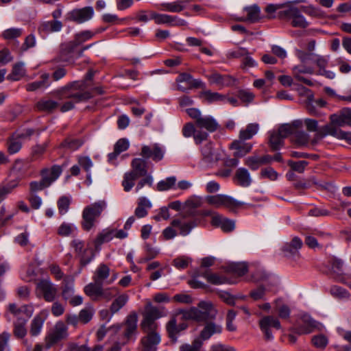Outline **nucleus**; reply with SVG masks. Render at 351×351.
I'll return each instance as SVG.
<instances>
[{
	"instance_id": "obj_42",
	"label": "nucleus",
	"mask_w": 351,
	"mask_h": 351,
	"mask_svg": "<svg viewBox=\"0 0 351 351\" xmlns=\"http://www.w3.org/2000/svg\"><path fill=\"white\" fill-rule=\"evenodd\" d=\"M177 312L175 315L171 318V319L166 324V330L168 332L169 337L173 341L177 340V336L178 335V324L176 317Z\"/></svg>"
},
{
	"instance_id": "obj_27",
	"label": "nucleus",
	"mask_w": 351,
	"mask_h": 351,
	"mask_svg": "<svg viewBox=\"0 0 351 351\" xmlns=\"http://www.w3.org/2000/svg\"><path fill=\"white\" fill-rule=\"evenodd\" d=\"M302 73L313 74V68L304 65L295 66L293 68V74L295 79H297L300 82H302L303 83L308 86H313V82L311 80L306 79L302 76Z\"/></svg>"
},
{
	"instance_id": "obj_36",
	"label": "nucleus",
	"mask_w": 351,
	"mask_h": 351,
	"mask_svg": "<svg viewBox=\"0 0 351 351\" xmlns=\"http://www.w3.org/2000/svg\"><path fill=\"white\" fill-rule=\"evenodd\" d=\"M221 332V327L213 322L207 324L200 333L201 340H207L212 335Z\"/></svg>"
},
{
	"instance_id": "obj_20",
	"label": "nucleus",
	"mask_w": 351,
	"mask_h": 351,
	"mask_svg": "<svg viewBox=\"0 0 351 351\" xmlns=\"http://www.w3.org/2000/svg\"><path fill=\"white\" fill-rule=\"evenodd\" d=\"M93 9L85 7L80 10H74L70 13L71 19L77 23H82L90 20L93 16Z\"/></svg>"
},
{
	"instance_id": "obj_35",
	"label": "nucleus",
	"mask_w": 351,
	"mask_h": 351,
	"mask_svg": "<svg viewBox=\"0 0 351 351\" xmlns=\"http://www.w3.org/2000/svg\"><path fill=\"white\" fill-rule=\"evenodd\" d=\"M73 282V277H66L64 279L62 296L65 300H69L74 295Z\"/></svg>"
},
{
	"instance_id": "obj_10",
	"label": "nucleus",
	"mask_w": 351,
	"mask_h": 351,
	"mask_svg": "<svg viewBox=\"0 0 351 351\" xmlns=\"http://www.w3.org/2000/svg\"><path fill=\"white\" fill-rule=\"evenodd\" d=\"M186 216H189L187 212L181 217L174 219L171 222V225L173 227L178 228L179 234L183 237L189 234L191 230L197 226V221L196 219H187Z\"/></svg>"
},
{
	"instance_id": "obj_64",
	"label": "nucleus",
	"mask_w": 351,
	"mask_h": 351,
	"mask_svg": "<svg viewBox=\"0 0 351 351\" xmlns=\"http://www.w3.org/2000/svg\"><path fill=\"white\" fill-rule=\"evenodd\" d=\"M203 204V199L201 197L193 195L190 197L184 202L186 207L189 208L191 210L192 209L199 208Z\"/></svg>"
},
{
	"instance_id": "obj_18",
	"label": "nucleus",
	"mask_w": 351,
	"mask_h": 351,
	"mask_svg": "<svg viewBox=\"0 0 351 351\" xmlns=\"http://www.w3.org/2000/svg\"><path fill=\"white\" fill-rule=\"evenodd\" d=\"M137 315L135 313L129 315L123 324V336L128 340L135 337L137 332Z\"/></svg>"
},
{
	"instance_id": "obj_2",
	"label": "nucleus",
	"mask_w": 351,
	"mask_h": 351,
	"mask_svg": "<svg viewBox=\"0 0 351 351\" xmlns=\"http://www.w3.org/2000/svg\"><path fill=\"white\" fill-rule=\"evenodd\" d=\"M177 315H181V320H193L195 322H206L215 318L217 310L209 302L202 301L197 307H192L187 310L179 309Z\"/></svg>"
},
{
	"instance_id": "obj_26",
	"label": "nucleus",
	"mask_w": 351,
	"mask_h": 351,
	"mask_svg": "<svg viewBox=\"0 0 351 351\" xmlns=\"http://www.w3.org/2000/svg\"><path fill=\"white\" fill-rule=\"evenodd\" d=\"M302 245V240L297 237H294L290 243H287L284 246L283 251L285 256L289 258L298 256L299 250L301 248Z\"/></svg>"
},
{
	"instance_id": "obj_40",
	"label": "nucleus",
	"mask_w": 351,
	"mask_h": 351,
	"mask_svg": "<svg viewBox=\"0 0 351 351\" xmlns=\"http://www.w3.org/2000/svg\"><path fill=\"white\" fill-rule=\"evenodd\" d=\"M259 125L258 123H250L245 130H241L239 132V138L241 141H246L252 138L258 131Z\"/></svg>"
},
{
	"instance_id": "obj_58",
	"label": "nucleus",
	"mask_w": 351,
	"mask_h": 351,
	"mask_svg": "<svg viewBox=\"0 0 351 351\" xmlns=\"http://www.w3.org/2000/svg\"><path fill=\"white\" fill-rule=\"evenodd\" d=\"M330 293L335 298L343 299L348 298L350 297V293L343 287L333 285L330 288Z\"/></svg>"
},
{
	"instance_id": "obj_34",
	"label": "nucleus",
	"mask_w": 351,
	"mask_h": 351,
	"mask_svg": "<svg viewBox=\"0 0 351 351\" xmlns=\"http://www.w3.org/2000/svg\"><path fill=\"white\" fill-rule=\"evenodd\" d=\"M248 271L245 263H232L226 267V271L237 276H244Z\"/></svg>"
},
{
	"instance_id": "obj_51",
	"label": "nucleus",
	"mask_w": 351,
	"mask_h": 351,
	"mask_svg": "<svg viewBox=\"0 0 351 351\" xmlns=\"http://www.w3.org/2000/svg\"><path fill=\"white\" fill-rule=\"evenodd\" d=\"M293 141L298 147L306 146L309 141V135L304 131L296 132L294 133Z\"/></svg>"
},
{
	"instance_id": "obj_61",
	"label": "nucleus",
	"mask_w": 351,
	"mask_h": 351,
	"mask_svg": "<svg viewBox=\"0 0 351 351\" xmlns=\"http://www.w3.org/2000/svg\"><path fill=\"white\" fill-rule=\"evenodd\" d=\"M76 227L69 223H62L58 229V234L61 237H69L76 230Z\"/></svg>"
},
{
	"instance_id": "obj_22",
	"label": "nucleus",
	"mask_w": 351,
	"mask_h": 351,
	"mask_svg": "<svg viewBox=\"0 0 351 351\" xmlns=\"http://www.w3.org/2000/svg\"><path fill=\"white\" fill-rule=\"evenodd\" d=\"M160 342V335L159 333H149L142 338L141 343L143 346L142 351H156L157 346Z\"/></svg>"
},
{
	"instance_id": "obj_8",
	"label": "nucleus",
	"mask_w": 351,
	"mask_h": 351,
	"mask_svg": "<svg viewBox=\"0 0 351 351\" xmlns=\"http://www.w3.org/2000/svg\"><path fill=\"white\" fill-rule=\"evenodd\" d=\"M202 161L208 167H213L221 157L220 151L212 143H205L201 148Z\"/></svg>"
},
{
	"instance_id": "obj_48",
	"label": "nucleus",
	"mask_w": 351,
	"mask_h": 351,
	"mask_svg": "<svg viewBox=\"0 0 351 351\" xmlns=\"http://www.w3.org/2000/svg\"><path fill=\"white\" fill-rule=\"evenodd\" d=\"M45 319L40 315H36L31 322L30 334L32 336H37L40 334Z\"/></svg>"
},
{
	"instance_id": "obj_47",
	"label": "nucleus",
	"mask_w": 351,
	"mask_h": 351,
	"mask_svg": "<svg viewBox=\"0 0 351 351\" xmlns=\"http://www.w3.org/2000/svg\"><path fill=\"white\" fill-rule=\"evenodd\" d=\"M301 10L307 15L319 19H323L326 17L325 12L317 7H315L312 5L307 6H302Z\"/></svg>"
},
{
	"instance_id": "obj_16",
	"label": "nucleus",
	"mask_w": 351,
	"mask_h": 351,
	"mask_svg": "<svg viewBox=\"0 0 351 351\" xmlns=\"http://www.w3.org/2000/svg\"><path fill=\"white\" fill-rule=\"evenodd\" d=\"M213 226L220 228L223 232H230L235 228V221L218 213H214L210 221Z\"/></svg>"
},
{
	"instance_id": "obj_19",
	"label": "nucleus",
	"mask_w": 351,
	"mask_h": 351,
	"mask_svg": "<svg viewBox=\"0 0 351 351\" xmlns=\"http://www.w3.org/2000/svg\"><path fill=\"white\" fill-rule=\"evenodd\" d=\"M189 3L188 0H177L173 2L162 3L158 5V8L161 11L178 13L186 9Z\"/></svg>"
},
{
	"instance_id": "obj_28",
	"label": "nucleus",
	"mask_w": 351,
	"mask_h": 351,
	"mask_svg": "<svg viewBox=\"0 0 351 351\" xmlns=\"http://www.w3.org/2000/svg\"><path fill=\"white\" fill-rule=\"evenodd\" d=\"M103 285L104 284L101 282L93 281L84 287V291L92 300H99L101 298V292Z\"/></svg>"
},
{
	"instance_id": "obj_14",
	"label": "nucleus",
	"mask_w": 351,
	"mask_h": 351,
	"mask_svg": "<svg viewBox=\"0 0 351 351\" xmlns=\"http://www.w3.org/2000/svg\"><path fill=\"white\" fill-rule=\"evenodd\" d=\"M330 122L337 127H351V108H344L339 112L332 114L330 117Z\"/></svg>"
},
{
	"instance_id": "obj_52",
	"label": "nucleus",
	"mask_w": 351,
	"mask_h": 351,
	"mask_svg": "<svg viewBox=\"0 0 351 351\" xmlns=\"http://www.w3.org/2000/svg\"><path fill=\"white\" fill-rule=\"evenodd\" d=\"M77 46H79V44H77L76 40L74 39L72 41L62 45V51L64 54L69 56L70 58H77V52H75V49Z\"/></svg>"
},
{
	"instance_id": "obj_63",
	"label": "nucleus",
	"mask_w": 351,
	"mask_h": 351,
	"mask_svg": "<svg viewBox=\"0 0 351 351\" xmlns=\"http://www.w3.org/2000/svg\"><path fill=\"white\" fill-rule=\"evenodd\" d=\"M313 345L320 350H324L328 343V338L324 335L313 336L311 339Z\"/></svg>"
},
{
	"instance_id": "obj_29",
	"label": "nucleus",
	"mask_w": 351,
	"mask_h": 351,
	"mask_svg": "<svg viewBox=\"0 0 351 351\" xmlns=\"http://www.w3.org/2000/svg\"><path fill=\"white\" fill-rule=\"evenodd\" d=\"M49 77L50 75L49 73H43L40 76V80L27 84L25 88L27 91L31 92L40 89H45L51 84Z\"/></svg>"
},
{
	"instance_id": "obj_1",
	"label": "nucleus",
	"mask_w": 351,
	"mask_h": 351,
	"mask_svg": "<svg viewBox=\"0 0 351 351\" xmlns=\"http://www.w3.org/2000/svg\"><path fill=\"white\" fill-rule=\"evenodd\" d=\"M53 96L60 100H67L60 107L62 112H66L75 108V104L89 99L91 94L84 91L82 82H73L53 92Z\"/></svg>"
},
{
	"instance_id": "obj_46",
	"label": "nucleus",
	"mask_w": 351,
	"mask_h": 351,
	"mask_svg": "<svg viewBox=\"0 0 351 351\" xmlns=\"http://www.w3.org/2000/svg\"><path fill=\"white\" fill-rule=\"evenodd\" d=\"M128 295L127 294H121L119 295L111 304L110 311L112 314L117 313L122 307H123L128 301Z\"/></svg>"
},
{
	"instance_id": "obj_50",
	"label": "nucleus",
	"mask_w": 351,
	"mask_h": 351,
	"mask_svg": "<svg viewBox=\"0 0 351 351\" xmlns=\"http://www.w3.org/2000/svg\"><path fill=\"white\" fill-rule=\"evenodd\" d=\"M115 230H104L101 232H100L96 239H95V245H100L104 243L108 242L111 241L114 237V233Z\"/></svg>"
},
{
	"instance_id": "obj_15",
	"label": "nucleus",
	"mask_w": 351,
	"mask_h": 351,
	"mask_svg": "<svg viewBox=\"0 0 351 351\" xmlns=\"http://www.w3.org/2000/svg\"><path fill=\"white\" fill-rule=\"evenodd\" d=\"M182 134L186 138L193 136L196 144L201 143L203 141H206L208 137V132L196 130L195 125L192 123H187L184 125L182 128Z\"/></svg>"
},
{
	"instance_id": "obj_30",
	"label": "nucleus",
	"mask_w": 351,
	"mask_h": 351,
	"mask_svg": "<svg viewBox=\"0 0 351 351\" xmlns=\"http://www.w3.org/2000/svg\"><path fill=\"white\" fill-rule=\"evenodd\" d=\"M243 141L239 139L232 142L231 147L236 150L234 154L235 157L241 158L252 150V145Z\"/></svg>"
},
{
	"instance_id": "obj_31",
	"label": "nucleus",
	"mask_w": 351,
	"mask_h": 351,
	"mask_svg": "<svg viewBox=\"0 0 351 351\" xmlns=\"http://www.w3.org/2000/svg\"><path fill=\"white\" fill-rule=\"evenodd\" d=\"M236 182L243 187L249 186L252 182V178L248 170L245 168H239L235 173Z\"/></svg>"
},
{
	"instance_id": "obj_55",
	"label": "nucleus",
	"mask_w": 351,
	"mask_h": 351,
	"mask_svg": "<svg viewBox=\"0 0 351 351\" xmlns=\"http://www.w3.org/2000/svg\"><path fill=\"white\" fill-rule=\"evenodd\" d=\"M77 256L80 258V265L84 267L93 261L95 254L91 249L86 248L82 253L78 254Z\"/></svg>"
},
{
	"instance_id": "obj_6",
	"label": "nucleus",
	"mask_w": 351,
	"mask_h": 351,
	"mask_svg": "<svg viewBox=\"0 0 351 351\" xmlns=\"http://www.w3.org/2000/svg\"><path fill=\"white\" fill-rule=\"evenodd\" d=\"M258 325L266 341H272L274 339L271 328H274L276 330H280L281 328V324L279 319L273 315L263 316L259 320Z\"/></svg>"
},
{
	"instance_id": "obj_13",
	"label": "nucleus",
	"mask_w": 351,
	"mask_h": 351,
	"mask_svg": "<svg viewBox=\"0 0 351 351\" xmlns=\"http://www.w3.org/2000/svg\"><path fill=\"white\" fill-rule=\"evenodd\" d=\"M67 336L68 332L66 326L62 322H57L53 330L47 338V348H51L54 343L65 339Z\"/></svg>"
},
{
	"instance_id": "obj_37",
	"label": "nucleus",
	"mask_w": 351,
	"mask_h": 351,
	"mask_svg": "<svg viewBox=\"0 0 351 351\" xmlns=\"http://www.w3.org/2000/svg\"><path fill=\"white\" fill-rule=\"evenodd\" d=\"M62 28V23L58 21H51L43 22L38 27L40 33L48 34L60 31Z\"/></svg>"
},
{
	"instance_id": "obj_3",
	"label": "nucleus",
	"mask_w": 351,
	"mask_h": 351,
	"mask_svg": "<svg viewBox=\"0 0 351 351\" xmlns=\"http://www.w3.org/2000/svg\"><path fill=\"white\" fill-rule=\"evenodd\" d=\"M132 170L124 174L122 181V186L124 191H130L134 186L135 180L142 176L147 175V163L143 158H134L131 162Z\"/></svg>"
},
{
	"instance_id": "obj_43",
	"label": "nucleus",
	"mask_w": 351,
	"mask_h": 351,
	"mask_svg": "<svg viewBox=\"0 0 351 351\" xmlns=\"http://www.w3.org/2000/svg\"><path fill=\"white\" fill-rule=\"evenodd\" d=\"M22 147V139L18 135L10 137L7 142L8 151L10 154L19 152Z\"/></svg>"
},
{
	"instance_id": "obj_45",
	"label": "nucleus",
	"mask_w": 351,
	"mask_h": 351,
	"mask_svg": "<svg viewBox=\"0 0 351 351\" xmlns=\"http://www.w3.org/2000/svg\"><path fill=\"white\" fill-rule=\"evenodd\" d=\"M78 163L81 167L87 173L86 182L88 184L92 183L90 169L93 166V162L88 156H80L78 158Z\"/></svg>"
},
{
	"instance_id": "obj_62",
	"label": "nucleus",
	"mask_w": 351,
	"mask_h": 351,
	"mask_svg": "<svg viewBox=\"0 0 351 351\" xmlns=\"http://www.w3.org/2000/svg\"><path fill=\"white\" fill-rule=\"evenodd\" d=\"M176 178L171 176L166 180H161L157 184V190L159 191H167L171 189L176 184Z\"/></svg>"
},
{
	"instance_id": "obj_39",
	"label": "nucleus",
	"mask_w": 351,
	"mask_h": 351,
	"mask_svg": "<svg viewBox=\"0 0 351 351\" xmlns=\"http://www.w3.org/2000/svg\"><path fill=\"white\" fill-rule=\"evenodd\" d=\"M199 276L204 277L209 283L213 285H222L228 282L226 277L221 276L215 273H211L209 270L199 272Z\"/></svg>"
},
{
	"instance_id": "obj_17",
	"label": "nucleus",
	"mask_w": 351,
	"mask_h": 351,
	"mask_svg": "<svg viewBox=\"0 0 351 351\" xmlns=\"http://www.w3.org/2000/svg\"><path fill=\"white\" fill-rule=\"evenodd\" d=\"M39 290L43 293L44 299L47 302L53 301L57 295V287L49 280H41L37 285Z\"/></svg>"
},
{
	"instance_id": "obj_57",
	"label": "nucleus",
	"mask_w": 351,
	"mask_h": 351,
	"mask_svg": "<svg viewBox=\"0 0 351 351\" xmlns=\"http://www.w3.org/2000/svg\"><path fill=\"white\" fill-rule=\"evenodd\" d=\"M50 181L47 176H45L44 179L42 178L40 181H34L30 182L29 187L32 192L41 191L50 186Z\"/></svg>"
},
{
	"instance_id": "obj_38",
	"label": "nucleus",
	"mask_w": 351,
	"mask_h": 351,
	"mask_svg": "<svg viewBox=\"0 0 351 351\" xmlns=\"http://www.w3.org/2000/svg\"><path fill=\"white\" fill-rule=\"evenodd\" d=\"M58 103L52 99H40L36 104V108L39 111L51 112L58 107Z\"/></svg>"
},
{
	"instance_id": "obj_53",
	"label": "nucleus",
	"mask_w": 351,
	"mask_h": 351,
	"mask_svg": "<svg viewBox=\"0 0 351 351\" xmlns=\"http://www.w3.org/2000/svg\"><path fill=\"white\" fill-rule=\"evenodd\" d=\"M283 138L276 132L270 133L269 143L273 150H278L283 145Z\"/></svg>"
},
{
	"instance_id": "obj_33",
	"label": "nucleus",
	"mask_w": 351,
	"mask_h": 351,
	"mask_svg": "<svg viewBox=\"0 0 351 351\" xmlns=\"http://www.w3.org/2000/svg\"><path fill=\"white\" fill-rule=\"evenodd\" d=\"M62 172V169L59 165H53L51 169H43L40 171L41 176L44 179L45 176L48 178L50 181V185L56 181Z\"/></svg>"
},
{
	"instance_id": "obj_32",
	"label": "nucleus",
	"mask_w": 351,
	"mask_h": 351,
	"mask_svg": "<svg viewBox=\"0 0 351 351\" xmlns=\"http://www.w3.org/2000/svg\"><path fill=\"white\" fill-rule=\"evenodd\" d=\"M110 269L106 264H100L95 269L93 276V281L104 283L105 280L108 279L110 276Z\"/></svg>"
},
{
	"instance_id": "obj_41",
	"label": "nucleus",
	"mask_w": 351,
	"mask_h": 351,
	"mask_svg": "<svg viewBox=\"0 0 351 351\" xmlns=\"http://www.w3.org/2000/svg\"><path fill=\"white\" fill-rule=\"evenodd\" d=\"M25 73L24 64L23 62H18L14 64L12 71L7 76V79L10 81H18L25 75Z\"/></svg>"
},
{
	"instance_id": "obj_4",
	"label": "nucleus",
	"mask_w": 351,
	"mask_h": 351,
	"mask_svg": "<svg viewBox=\"0 0 351 351\" xmlns=\"http://www.w3.org/2000/svg\"><path fill=\"white\" fill-rule=\"evenodd\" d=\"M107 204L104 200H99L86 206L82 211L81 225L86 231H89L96 222L102 212L106 208Z\"/></svg>"
},
{
	"instance_id": "obj_44",
	"label": "nucleus",
	"mask_w": 351,
	"mask_h": 351,
	"mask_svg": "<svg viewBox=\"0 0 351 351\" xmlns=\"http://www.w3.org/2000/svg\"><path fill=\"white\" fill-rule=\"evenodd\" d=\"M164 308H157L156 306H149L146 308L143 314V317L156 321L157 319L165 315Z\"/></svg>"
},
{
	"instance_id": "obj_11",
	"label": "nucleus",
	"mask_w": 351,
	"mask_h": 351,
	"mask_svg": "<svg viewBox=\"0 0 351 351\" xmlns=\"http://www.w3.org/2000/svg\"><path fill=\"white\" fill-rule=\"evenodd\" d=\"M304 1V0H295L285 3L283 10H280L278 12V17L282 20L289 21L291 23L292 20L296 19L298 15L301 14L302 10L295 6L294 4L303 3Z\"/></svg>"
},
{
	"instance_id": "obj_23",
	"label": "nucleus",
	"mask_w": 351,
	"mask_h": 351,
	"mask_svg": "<svg viewBox=\"0 0 351 351\" xmlns=\"http://www.w3.org/2000/svg\"><path fill=\"white\" fill-rule=\"evenodd\" d=\"M331 272L337 282L347 284V278L343 274V262L341 259L335 258L332 260Z\"/></svg>"
},
{
	"instance_id": "obj_24",
	"label": "nucleus",
	"mask_w": 351,
	"mask_h": 351,
	"mask_svg": "<svg viewBox=\"0 0 351 351\" xmlns=\"http://www.w3.org/2000/svg\"><path fill=\"white\" fill-rule=\"evenodd\" d=\"M301 321L302 324L295 329V332L299 335L311 333L318 327L319 324L308 315H304L301 317Z\"/></svg>"
},
{
	"instance_id": "obj_21",
	"label": "nucleus",
	"mask_w": 351,
	"mask_h": 351,
	"mask_svg": "<svg viewBox=\"0 0 351 351\" xmlns=\"http://www.w3.org/2000/svg\"><path fill=\"white\" fill-rule=\"evenodd\" d=\"M207 77L211 84H215L220 87L232 86L234 82V79L230 75H221L217 72H213Z\"/></svg>"
},
{
	"instance_id": "obj_49",
	"label": "nucleus",
	"mask_w": 351,
	"mask_h": 351,
	"mask_svg": "<svg viewBox=\"0 0 351 351\" xmlns=\"http://www.w3.org/2000/svg\"><path fill=\"white\" fill-rule=\"evenodd\" d=\"M27 319L19 317L17 321L14 323V334L18 338H23L27 334L25 324Z\"/></svg>"
},
{
	"instance_id": "obj_59",
	"label": "nucleus",
	"mask_w": 351,
	"mask_h": 351,
	"mask_svg": "<svg viewBox=\"0 0 351 351\" xmlns=\"http://www.w3.org/2000/svg\"><path fill=\"white\" fill-rule=\"evenodd\" d=\"M46 147V144L37 145L33 147L30 156V161L34 162L40 160L43 154L45 152Z\"/></svg>"
},
{
	"instance_id": "obj_25",
	"label": "nucleus",
	"mask_w": 351,
	"mask_h": 351,
	"mask_svg": "<svg viewBox=\"0 0 351 351\" xmlns=\"http://www.w3.org/2000/svg\"><path fill=\"white\" fill-rule=\"evenodd\" d=\"M243 12L246 14V16L243 15L237 17L236 18V20L253 23L257 22L260 19V9L256 5L244 8Z\"/></svg>"
},
{
	"instance_id": "obj_5",
	"label": "nucleus",
	"mask_w": 351,
	"mask_h": 351,
	"mask_svg": "<svg viewBox=\"0 0 351 351\" xmlns=\"http://www.w3.org/2000/svg\"><path fill=\"white\" fill-rule=\"evenodd\" d=\"M186 113L195 121L197 128L205 129L208 132H214L219 127L217 121L212 116L203 115L197 108H189L186 110Z\"/></svg>"
},
{
	"instance_id": "obj_54",
	"label": "nucleus",
	"mask_w": 351,
	"mask_h": 351,
	"mask_svg": "<svg viewBox=\"0 0 351 351\" xmlns=\"http://www.w3.org/2000/svg\"><path fill=\"white\" fill-rule=\"evenodd\" d=\"M141 326L144 332L147 334L149 333H158L156 331L158 325L155 322V321L152 319H149L145 317H143V319L141 324Z\"/></svg>"
},
{
	"instance_id": "obj_56",
	"label": "nucleus",
	"mask_w": 351,
	"mask_h": 351,
	"mask_svg": "<svg viewBox=\"0 0 351 351\" xmlns=\"http://www.w3.org/2000/svg\"><path fill=\"white\" fill-rule=\"evenodd\" d=\"M269 289L263 285H261L256 289L252 290L250 296L254 300H265V295Z\"/></svg>"
},
{
	"instance_id": "obj_12",
	"label": "nucleus",
	"mask_w": 351,
	"mask_h": 351,
	"mask_svg": "<svg viewBox=\"0 0 351 351\" xmlns=\"http://www.w3.org/2000/svg\"><path fill=\"white\" fill-rule=\"evenodd\" d=\"M165 148L158 143L151 145H143L141 156L146 159L152 158L155 162H159L164 158Z\"/></svg>"
},
{
	"instance_id": "obj_60",
	"label": "nucleus",
	"mask_w": 351,
	"mask_h": 351,
	"mask_svg": "<svg viewBox=\"0 0 351 351\" xmlns=\"http://www.w3.org/2000/svg\"><path fill=\"white\" fill-rule=\"evenodd\" d=\"M201 97H204L208 102L212 103L225 99V96L218 93L205 90L201 93Z\"/></svg>"
},
{
	"instance_id": "obj_7",
	"label": "nucleus",
	"mask_w": 351,
	"mask_h": 351,
	"mask_svg": "<svg viewBox=\"0 0 351 351\" xmlns=\"http://www.w3.org/2000/svg\"><path fill=\"white\" fill-rule=\"evenodd\" d=\"M206 201L209 204L217 208L224 206L230 210H234L239 206L245 204L243 202H238L230 196L221 194L207 196Z\"/></svg>"
},
{
	"instance_id": "obj_9",
	"label": "nucleus",
	"mask_w": 351,
	"mask_h": 351,
	"mask_svg": "<svg viewBox=\"0 0 351 351\" xmlns=\"http://www.w3.org/2000/svg\"><path fill=\"white\" fill-rule=\"evenodd\" d=\"M151 19L154 20V23L157 25H167L168 26H185L187 22L177 16L169 15L167 14H160L156 12H152L150 13Z\"/></svg>"
}]
</instances>
